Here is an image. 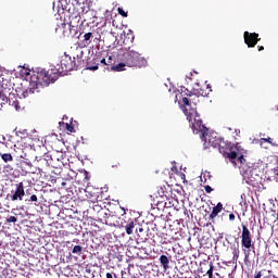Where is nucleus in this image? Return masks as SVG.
<instances>
[{
  "mask_svg": "<svg viewBox=\"0 0 278 278\" xmlns=\"http://www.w3.org/2000/svg\"><path fill=\"white\" fill-rule=\"evenodd\" d=\"M110 62H112V56L109 58V63H106V64H110Z\"/></svg>",
  "mask_w": 278,
  "mask_h": 278,
  "instance_id": "f704fd0d",
  "label": "nucleus"
},
{
  "mask_svg": "<svg viewBox=\"0 0 278 278\" xmlns=\"http://www.w3.org/2000/svg\"><path fill=\"white\" fill-rule=\"evenodd\" d=\"M210 92H212V86L207 85Z\"/></svg>",
  "mask_w": 278,
  "mask_h": 278,
  "instance_id": "473e14b6",
  "label": "nucleus"
},
{
  "mask_svg": "<svg viewBox=\"0 0 278 278\" xmlns=\"http://www.w3.org/2000/svg\"><path fill=\"white\" fill-rule=\"evenodd\" d=\"M64 118L66 119V116L63 117V121H64Z\"/></svg>",
  "mask_w": 278,
  "mask_h": 278,
  "instance_id": "ea45409f",
  "label": "nucleus"
},
{
  "mask_svg": "<svg viewBox=\"0 0 278 278\" xmlns=\"http://www.w3.org/2000/svg\"><path fill=\"white\" fill-rule=\"evenodd\" d=\"M23 74L26 76L27 79L28 76L31 75V72H29V70H23Z\"/></svg>",
  "mask_w": 278,
  "mask_h": 278,
  "instance_id": "412c9836",
  "label": "nucleus"
},
{
  "mask_svg": "<svg viewBox=\"0 0 278 278\" xmlns=\"http://www.w3.org/2000/svg\"><path fill=\"white\" fill-rule=\"evenodd\" d=\"M23 197H25V189L23 187V182L16 185L15 193L11 197V201H23Z\"/></svg>",
  "mask_w": 278,
  "mask_h": 278,
  "instance_id": "0eeeda50",
  "label": "nucleus"
},
{
  "mask_svg": "<svg viewBox=\"0 0 278 278\" xmlns=\"http://www.w3.org/2000/svg\"><path fill=\"white\" fill-rule=\"evenodd\" d=\"M261 142L263 143V142H269V144H273V139L271 138H262L261 139Z\"/></svg>",
  "mask_w": 278,
  "mask_h": 278,
  "instance_id": "6ab92c4d",
  "label": "nucleus"
},
{
  "mask_svg": "<svg viewBox=\"0 0 278 278\" xmlns=\"http://www.w3.org/2000/svg\"><path fill=\"white\" fill-rule=\"evenodd\" d=\"M106 278H114V276H112L111 273H108V274H106Z\"/></svg>",
  "mask_w": 278,
  "mask_h": 278,
  "instance_id": "c85d7f7f",
  "label": "nucleus"
},
{
  "mask_svg": "<svg viewBox=\"0 0 278 278\" xmlns=\"http://www.w3.org/2000/svg\"><path fill=\"white\" fill-rule=\"evenodd\" d=\"M139 231H142V228H140Z\"/></svg>",
  "mask_w": 278,
  "mask_h": 278,
  "instance_id": "a19ab883",
  "label": "nucleus"
},
{
  "mask_svg": "<svg viewBox=\"0 0 278 278\" xmlns=\"http://www.w3.org/2000/svg\"><path fill=\"white\" fill-rule=\"evenodd\" d=\"M254 278H262V271H257Z\"/></svg>",
  "mask_w": 278,
  "mask_h": 278,
  "instance_id": "bb28decb",
  "label": "nucleus"
},
{
  "mask_svg": "<svg viewBox=\"0 0 278 278\" xmlns=\"http://www.w3.org/2000/svg\"><path fill=\"white\" fill-rule=\"evenodd\" d=\"M184 106H180L184 114L187 116V121L190 123V126L193 130V134H200V138L202 142H204V149H213L218 148L219 153L224 155V157H228L233 166H241V174L244 179H249V181H255V176H257V169H253V167H245L244 163L247 160L244 159V149H242L239 144L225 143L223 139L218 137L217 132H210L207 127L203 125V121H201V115L197 112L190 100L188 98H182ZM255 175V176H254Z\"/></svg>",
  "mask_w": 278,
  "mask_h": 278,
  "instance_id": "f257e3e1",
  "label": "nucleus"
},
{
  "mask_svg": "<svg viewBox=\"0 0 278 278\" xmlns=\"http://www.w3.org/2000/svg\"><path fill=\"white\" fill-rule=\"evenodd\" d=\"M29 79L28 88L22 92L23 99H27L29 94H36V92H40L42 88H47L49 84L58 81V73H54L53 70L47 71L45 68H37V71L33 72Z\"/></svg>",
  "mask_w": 278,
  "mask_h": 278,
  "instance_id": "f03ea898",
  "label": "nucleus"
},
{
  "mask_svg": "<svg viewBox=\"0 0 278 278\" xmlns=\"http://www.w3.org/2000/svg\"><path fill=\"white\" fill-rule=\"evenodd\" d=\"M125 66H127V63H118L117 65L112 67V71H116L119 73L121 71H125Z\"/></svg>",
  "mask_w": 278,
  "mask_h": 278,
  "instance_id": "f8f14e48",
  "label": "nucleus"
},
{
  "mask_svg": "<svg viewBox=\"0 0 278 278\" xmlns=\"http://www.w3.org/2000/svg\"><path fill=\"white\" fill-rule=\"evenodd\" d=\"M214 189H212L210 186L205 187V192L210 194Z\"/></svg>",
  "mask_w": 278,
  "mask_h": 278,
  "instance_id": "393cba45",
  "label": "nucleus"
},
{
  "mask_svg": "<svg viewBox=\"0 0 278 278\" xmlns=\"http://www.w3.org/2000/svg\"><path fill=\"white\" fill-rule=\"evenodd\" d=\"M101 64L108 65V63L105 62V59H102V60H101Z\"/></svg>",
  "mask_w": 278,
  "mask_h": 278,
  "instance_id": "7c9ffc66",
  "label": "nucleus"
},
{
  "mask_svg": "<svg viewBox=\"0 0 278 278\" xmlns=\"http://www.w3.org/2000/svg\"><path fill=\"white\" fill-rule=\"evenodd\" d=\"M123 62L129 67L138 66L139 68H142V66H147V59L140 56V53L134 50L124 52Z\"/></svg>",
  "mask_w": 278,
  "mask_h": 278,
  "instance_id": "7ed1b4c3",
  "label": "nucleus"
},
{
  "mask_svg": "<svg viewBox=\"0 0 278 278\" xmlns=\"http://www.w3.org/2000/svg\"><path fill=\"white\" fill-rule=\"evenodd\" d=\"M9 105H12L15 110H16V112H21V105H18V101H11V100H9Z\"/></svg>",
  "mask_w": 278,
  "mask_h": 278,
  "instance_id": "dca6fc26",
  "label": "nucleus"
},
{
  "mask_svg": "<svg viewBox=\"0 0 278 278\" xmlns=\"http://www.w3.org/2000/svg\"><path fill=\"white\" fill-rule=\"evenodd\" d=\"M0 99H2L3 101H5L8 103V96L0 93Z\"/></svg>",
  "mask_w": 278,
  "mask_h": 278,
  "instance_id": "5701e85b",
  "label": "nucleus"
},
{
  "mask_svg": "<svg viewBox=\"0 0 278 278\" xmlns=\"http://www.w3.org/2000/svg\"><path fill=\"white\" fill-rule=\"evenodd\" d=\"M244 197H245L244 194H241V199H244Z\"/></svg>",
  "mask_w": 278,
  "mask_h": 278,
  "instance_id": "e433bc0d",
  "label": "nucleus"
},
{
  "mask_svg": "<svg viewBox=\"0 0 278 278\" xmlns=\"http://www.w3.org/2000/svg\"><path fill=\"white\" fill-rule=\"evenodd\" d=\"M1 159L3 160V162H7V163L14 161V157L10 153L1 154Z\"/></svg>",
  "mask_w": 278,
  "mask_h": 278,
  "instance_id": "ddd939ff",
  "label": "nucleus"
},
{
  "mask_svg": "<svg viewBox=\"0 0 278 278\" xmlns=\"http://www.w3.org/2000/svg\"><path fill=\"white\" fill-rule=\"evenodd\" d=\"M64 118L66 119V116L63 117V121H64Z\"/></svg>",
  "mask_w": 278,
  "mask_h": 278,
  "instance_id": "58836bf2",
  "label": "nucleus"
},
{
  "mask_svg": "<svg viewBox=\"0 0 278 278\" xmlns=\"http://www.w3.org/2000/svg\"><path fill=\"white\" fill-rule=\"evenodd\" d=\"M117 12L121 14V16L127 17V12H125L123 9L118 8Z\"/></svg>",
  "mask_w": 278,
  "mask_h": 278,
  "instance_id": "a211bd4d",
  "label": "nucleus"
},
{
  "mask_svg": "<svg viewBox=\"0 0 278 278\" xmlns=\"http://www.w3.org/2000/svg\"><path fill=\"white\" fill-rule=\"evenodd\" d=\"M235 258H238V254H235V256H233Z\"/></svg>",
  "mask_w": 278,
  "mask_h": 278,
  "instance_id": "4c0bfd02",
  "label": "nucleus"
},
{
  "mask_svg": "<svg viewBox=\"0 0 278 278\" xmlns=\"http://www.w3.org/2000/svg\"><path fill=\"white\" fill-rule=\"evenodd\" d=\"M77 63L75 62V58H71L68 54H64L61 58L60 65H56V73L59 75H66L70 71H75Z\"/></svg>",
  "mask_w": 278,
  "mask_h": 278,
  "instance_id": "20e7f679",
  "label": "nucleus"
},
{
  "mask_svg": "<svg viewBox=\"0 0 278 278\" xmlns=\"http://www.w3.org/2000/svg\"><path fill=\"white\" fill-rule=\"evenodd\" d=\"M189 79H190V77H192V73H190V76H187Z\"/></svg>",
  "mask_w": 278,
  "mask_h": 278,
  "instance_id": "c9c22d12",
  "label": "nucleus"
},
{
  "mask_svg": "<svg viewBox=\"0 0 278 278\" xmlns=\"http://www.w3.org/2000/svg\"><path fill=\"white\" fill-rule=\"evenodd\" d=\"M30 201H33L34 203H36L38 201V197L36 194H33L30 197Z\"/></svg>",
  "mask_w": 278,
  "mask_h": 278,
  "instance_id": "b1692460",
  "label": "nucleus"
},
{
  "mask_svg": "<svg viewBox=\"0 0 278 278\" xmlns=\"http://www.w3.org/2000/svg\"><path fill=\"white\" fill-rule=\"evenodd\" d=\"M241 244L244 249H251L252 241H251V231L247 227V225L242 224V235H241Z\"/></svg>",
  "mask_w": 278,
  "mask_h": 278,
  "instance_id": "423d86ee",
  "label": "nucleus"
},
{
  "mask_svg": "<svg viewBox=\"0 0 278 278\" xmlns=\"http://www.w3.org/2000/svg\"><path fill=\"white\" fill-rule=\"evenodd\" d=\"M18 219L16 218V216H10L8 219H7V223H16Z\"/></svg>",
  "mask_w": 278,
  "mask_h": 278,
  "instance_id": "f3484780",
  "label": "nucleus"
},
{
  "mask_svg": "<svg viewBox=\"0 0 278 278\" xmlns=\"http://www.w3.org/2000/svg\"><path fill=\"white\" fill-rule=\"evenodd\" d=\"M207 275H210V277H212V269H210V270L207 271Z\"/></svg>",
  "mask_w": 278,
  "mask_h": 278,
  "instance_id": "2f4dec72",
  "label": "nucleus"
},
{
  "mask_svg": "<svg viewBox=\"0 0 278 278\" xmlns=\"http://www.w3.org/2000/svg\"><path fill=\"white\" fill-rule=\"evenodd\" d=\"M274 181H277L278 184V169L274 170Z\"/></svg>",
  "mask_w": 278,
  "mask_h": 278,
  "instance_id": "aec40b11",
  "label": "nucleus"
},
{
  "mask_svg": "<svg viewBox=\"0 0 278 278\" xmlns=\"http://www.w3.org/2000/svg\"><path fill=\"white\" fill-rule=\"evenodd\" d=\"M160 262H161V265L163 266V269L168 270V268H169L168 264H170V260L168 258V256L161 255Z\"/></svg>",
  "mask_w": 278,
  "mask_h": 278,
  "instance_id": "1a4fd4ad",
  "label": "nucleus"
},
{
  "mask_svg": "<svg viewBox=\"0 0 278 278\" xmlns=\"http://www.w3.org/2000/svg\"><path fill=\"white\" fill-rule=\"evenodd\" d=\"M229 220H236V215L233 213L229 215Z\"/></svg>",
  "mask_w": 278,
  "mask_h": 278,
  "instance_id": "a878e982",
  "label": "nucleus"
},
{
  "mask_svg": "<svg viewBox=\"0 0 278 278\" xmlns=\"http://www.w3.org/2000/svg\"><path fill=\"white\" fill-rule=\"evenodd\" d=\"M81 251H84V248H81V245H75L72 250V253L74 255H81Z\"/></svg>",
  "mask_w": 278,
  "mask_h": 278,
  "instance_id": "2eb2a0df",
  "label": "nucleus"
},
{
  "mask_svg": "<svg viewBox=\"0 0 278 278\" xmlns=\"http://www.w3.org/2000/svg\"><path fill=\"white\" fill-rule=\"evenodd\" d=\"M134 227H135L134 220L129 222V223L125 226L126 233H127L128 236H131V233H134Z\"/></svg>",
  "mask_w": 278,
  "mask_h": 278,
  "instance_id": "9b49d317",
  "label": "nucleus"
},
{
  "mask_svg": "<svg viewBox=\"0 0 278 278\" xmlns=\"http://www.w3.org/2000/svg\"><path fill=\"white\" fill-rule=\"evenodd\" d=\"M194 94L195 97H207L208 93L203 92V90L199 89H193L190 93L189 97H192Z\"/></svg>",
  "mask_w": 278,
  "mask_h": 278,
  "instance_id": "9d476101",
  "label": "nucleus"
},
{
  "mask_svg": "<svg viewBox=\"0 0 278 278\" xmlns=\"http://www.w3.org/2000/svg\"><path fill=\"white\" fill-rule=\"evenodd\" d=\"M89 68V71H97L98 68H99V66H91V67H88Z\"/></svg>",
  "mask_w": 278,
  "mask_h": 278,
  "instance_id": "cd10ccee",
  "label": "nucleus"
},
{
  "mask_svg": "<svg viewBox=\"0 0 278 278\" xmlns=\"http://www.w3.org/2000/svg\"><path fill=\"white\" fill-rule=\"evenodd\" d=\"M258 51H264V46H260Z\"/></svg>",
  "mask_w": 278,
  "mask_h": 278,
  "instance_id": "c756f323",
  "label": "nucleus"
},
{
  "mask_svg": "<svg viewBox=\"0 0 278 278\" xmlns=\"http://www.w3.org/2000/svg\"><path fill=\"white\" fill-rule=\"evenodd\" d=\"M223 212V203H217L216 206L213 207L212 213L210 214V218L214 219L216 218V216H218V214H220Z\"/></svg>",
  "mask_w": 278,
  "mask_h": 278,
  "instance_id": "6e6552de",
  "label": "nucleus"
},
{
  "mask_svg": "<svg viewBox=\"0 0 278 278\" xmlns=\"http://www.w3.org/2000/svg\"><path fill=\"white\" fill-rule=\"evenodd\" d=\"M244 42L248 47L253 48L257 42H260V35L257 33L244 31L243 34Z\"/></svg>",
  "mask_w": 278,
  "mask_h": 278,
  "instance_id": "39448f33",
  "label": "nucleus"
},
{
  "mask_svg": "<svg viewBox=\"0 0 278 278\" xmlns=\"http://www.w3.org/2000/svg\"><path fill=\"white\" fill-rule=\"evenodd\" d=\"M92 38H93L92 33H86L84 35V42H85V45H90V40H92Z\"/></svg>",
  "mask_w": 278,
  "mask_h": 278,
  "instance_id": "4468645a",
  "label": "nucleus"
},
{
  "mask_svg": "<svg viewBox=\"0 0 278 278\" xmlns=\"http://www.w3.org/2000/svg\"><path fill=\"white\" fill-rule=\"evenodd\" d=\"M66 129L67 131H71V134H73V131H75V129L73 128V126L66 124Z\"/></svg>",
  "mask_w": 278,
  "mask_h": 278,
  "instance_id": "4be33fe9",
  "label": "nucleus"
},
{
  "mask_svg": "<svg viewBox=\"0 0 278 278\" xmlns=\"http://www.w3.org/2000/svg\"><path fill=\"white\" fill-rule=\"evenodd\" d=\"M85 175V179H88V172H86Z\"/></svg>",
  "mask_w": 278,
  "mask_h": 278,
  "instance_id": "72a5a7b5",
  "label": "nucleus"
}]
</instances>
